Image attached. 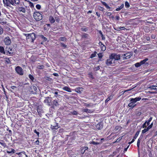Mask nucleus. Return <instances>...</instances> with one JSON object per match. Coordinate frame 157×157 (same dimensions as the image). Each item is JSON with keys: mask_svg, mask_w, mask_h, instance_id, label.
Wrapping results in <instances>:
<instances>
[{"mask_svg": "<svg viewBox=\"0 0 157 157\" xmlns=\"http://www.w3.org/2000/svg\"><path fill=\"white\" fill-rule=\"evenodd\" d=\"M3 2L5 6H8L13 8L11 5L14 6L19 5L20 1L19 0H3Z\"/></svg>", "mask_w": 157, "mask_h": 157, "instance_id": "1", "label": "nucleus"}, {"mask_svg": "<svg viewBox=\"0 0 157 157\" xmlns=\"http://www.w3.org/2000/svg\"><path fill=\"white\" fill-rule=\"evenodd\" d=\"M42 12L39 11L34 12L33 16L34 18L36 21H40L42 19Z\"/></svg>", "mask_w": 157, "mask_h": 157, "instance_id": "2", "label": "nucleus"}, {"mask_svg": "<svg viewBox=\"0 0 157 157\" xmlns=\"http://www.w3.org/2000/svg\"><path fill=\"white\" fill-rule=\"evenodd\" d=\"M132 56V53L131 52H128L126 53L121 54V57L123 60L129 59Z\"/></svg>", "mask_w": 157, "mask_h": 157, "instance_id": "3", "label": "nucleus"}, {"mask_svg": "<svg viewBox=\"0 0 157 157\" xmlns=\"http://www.w3.org/2000/svg\"><path fill=\"white\" fill-rule=\"evenodd\" d=\"M115 63L114 60L109 55V58L105 61V63L108 66H112L113 64Z\"/></svg>", "mask_w": 157, "mask_h": 157, "instance_id": "4", "label": "nucleus"}, {"mask_svg": "<svg viewBox=\"0 0 157 157\" xmlns=\"http://www.w3.org/2000/svg\"><path fill=\"white\" fill-rule=\"evenodd\" d=\"M112 58L114 60L115 62L116 60H118L120 59L121 55L117 54L115 53H112L110 55Z\"/></svg>", "mask_w": 157, "mask_h": 157, "instance_id": "5", "label": "nucleus"}, {"mask_svg": "<svg viewBox=\"0 0 157 157\" xmlns=\"http://www.w3.org/2000/svg\"><path fill=\"white\" fill-rule=\"evenodd\" d=\"M27 35V39H29L30 41L33 42L34 40L35 39V35L34 33L32 34H26V35Z\"/></svg>", "mask_w": 157, "mask_h": 157, "instance_id": "6", "label": "nucleus"}, {"mask_svg": "<svg viewBox=\"0 0 157 157\" xmlns=\"http://www.w3.org/2000/svg\"><path fill=\"white\" fill-rule=\"evenodd\" d=\"M15 71L17 73L20 75H22L24 74L23 69L19 66H17L16 67Z\"/></svg>", "mask_w": 157, "mask_h": 157, "instance_id": "7", "label": "nucleus"}, {"mask_svg": "<svg viewBox=\"0 0 157 157\" xmlns=\"http://www.w3.org/2000/svg\"><path fill=\"white\" fill-rule=\"evenodd\" d=\"M4 41L6 44L7 45H10L11 41L10 38L9 37H7L4 39Z\"/></svg>", "mask_w": 157, "mask_h": 157, "instance_id": "8", "label": "nucleus"}, {"mask_svg": "<svg viewBox=\"0 0 157 157\" xmlns=\"http://www.w3.org/2000/svg\"><path fill=\"white\" fill-rule=\"evenodd\" d=\"M17 9L18 11L25 13L26 12L25 9L23 7L19 6L17 7Z\"/></svg>", "mask_w": 157, "mask_h": 157, "instance_id": "9", "label": "nucleus"}, {"mask_svg": "<svg viewBox=\"0 0 157 157\" xmlns=\"http://www.w3.org/2000/svg\"><path fill=\"white\" fill-rule=\"evenodd\" d=\"M141 99L140 97H137L135 98H132L130 99V101L134 103H135L136 102L140 101Z\"/></svg>", "mask_w": 157, "mask_h": 157, "instance_id": "10", "label": "nucleus"}, {"mask_svg": "<svg viewBox=\"0 0 157 157\" xmlns=\"http://www.w3.org/2000/svg\"><path fill=\"white\" fill-rule=\"evenodd\" d=\"M16 154H17L18 155H19L20 157H23V155H24L25 156H24L23 157H27V155L25 154V152L24 151H22L19 153H17Z\"/></svg>", "mask_w": 157, "mask_h": 157, "instance_id": "11", "label": "nucleus"}, {"mask_svg": "<svg viewBox=\"0 0 157 157\" xmlns=\"http://www.w3.org/2000/svg\"><path fill=\"white\" fill-rule=\"evenodd\" d=\"M62 89L65 90L69 92H72L71 90V89L68 87H67V86H65L64 87H63Z\"/></svg>", "mask_w": 157, "mask_h": 157, "instance_id": "12", "label": "nucleus"}, {"mask_svg": "<svg viewBox=\"0 0 157 157\" xmlns=\"http://www.w3.org/2000/svg\"><path fill=\"white\" fill-rule=\"evenodd\" d=\"M51 101V98L49 97L46 98V99L44 100V102L45 103H47L48 104H49L50 103Z\"/></svg>", "mask_w": 157, "mask_h": 157, "instance_id": "13", "label": "nucleus"}, {"mask_svg": "<svg viewBox=\"0 0 157 157\" xmlns=\"http://www.w3.org/2000/svg\"><path fill=\"white\" fill-rule=\"evenodd\" d=\"M0 144L3 147H4L8 148V147L7 146L6 144L4 142L3 140H1V142H0Z\"/></svg>", "mask_w": 157, "mask_h": 157, "instance_id": "14", "label": "nucleus"}, {"mask_svg": "<svg viewBox=\"0 0 157 157\" xmlns=\"http://www.w3.org/2000/svg\"><path fill=\"white\" fill-rule=\"evenodd\" d=\"M49 21L51 23H53L55 22V20L52 16H50L49 19Z\"/></svg>", "mask_w": 157, "mask_h": 157, "instance_id": "15", "label": "nucleus"}, {"mask_svg": "<svg viewBox=\"0 0 157 157\" xmlns=\"http://www.w3.org/2000/svg\"><path fill=\"white\" fill-rule=\"evenodd\" d=\"M31 88L32 90H33L34 91V92H33V91L32 90L33 94L36 93L37 90V88L36 86H31Z\"/></svg>", "mask_w": 157, "mask_h": 157, "instance_id": "16", "label": "nucleus"}, {"mask_svg": "<svg viewBox=\"0 0 157 157\" xmlns=\"http://www.w3.org/2000/svg\"><path fill=\"white\" fill-rule=\"evenodd\" d=\"M134 103L133 102H131L128 104V106L129 107H132V108H133L136 106V104L134 105Z\"/></svg>", "mask_w": 157, "mask_h": 157, "instance_id": "17", "label": "nucleus"}, {"mask_svg": "<svg viewBox=\"0 0 157 157\" xmlns=\"http://www.w3.org/2000/svg\"><path fill=\"white\" fill-rule=\"evenodd\" d=\"M148 60L147 58H146L144 60L141 61L140 62L141 65H142L144 64H145L146 62Z\"/></svg>", "mask_w": 157, "mask_h": 157, "instance_id": "18", "label": "nucleus"}, {"mask_svg": "<svg viewBox=\"0 0 157 157\" xmlns=\"http://www.w3.org/2000/svg\"><path fill=\"white\" fill-rule=\"evenodd\" d=\"M156 87H157V86H156L154 85L151 86H150L148 87V88L151 89H153L154 90H157V88Z\"/></svg>", "mask_w": 157, "mask_h": 157, "instance_id": "19", "label": "nucleus"}, {"mask_svg": "<svg viewBox=\"0 0 157 157\" xmlns=\"http://www.w3.org/2000/svg\"><path fill=\"white\" fill-rule=\"evenodd\" d=\"M124 7V4H122L119 7L117 8L116 9V11H118L120 10L121 9L123 8Z\"/></svg>", "mask_w": 157, "mask_h": 157, "instance_id": "20", "label": "nucleus"}, {"mask_svg": "<svg viewBox=\"0 0 157 157\" xmlns=\"http://www.w3.org/2000/svg\"><path fill=\"white\" fill-rule=\"evenodd\" d=\"M152 117H151L147 121H146L145 122L147 123V125H149L150 124V122L152 120Z\"/></svg>", "mask_w": 157, "mask_h": 157, "instance_id": "21", "label": "nucleus"}, {"mask_svg": "<svg viewBox=\"0 0 157 157\" xmlns=\"http://www.w3.org/2000/svg\"><path fill=\"white\" fill-rule=\"evenodd\" d=\"M70 114L74 115H77L78 114V113L76 111L74 110L73 112H71Z\"/></svg>", "mask_w": 157, "mask_h": 157, "instance_id": "22", "label": "nucleus"}, {"mask_svg": "<svg viewBox=\"0 0 157 157\" xmlns=\"http://www.w3.org/2000/svg\"><path fill=\"white\" fill-rule=\"evenodd\" d=\"M113 96L112 95L110 96L105 101V102H107L112 99L113 98Z\"/></svg>", "mask_w": 157, "mask_h": 157, "instance_id": "23", "label": "nucleus"}, {"mask_svg": "<svg viewBox=\"0 0 157 157\" xmlns=\"http://www.w3.org/2000/svg\"><path fill=\"white\" fill-rule=\"evenodd\" d=\"M149 129L148 127L146 128L142 131V134H144L147 132Z\"/></svg>", "mask_w": 157, "mask_h": 157, "instance_id": "24", "label": "nucleus"}, {"mask_svg": "<svg viewBox=\"0 0 157 157\" xmlns=\"http://www.w3.org/2000/svg\"><path fill=\"white\" fill-rule=\"evenodd\" d=\"M2 12L6 15L7 14H8V13L7 12L6 10L5 9H2Z\"/></svg>", "mask_w": 157, "mask_h": 157, "instance_id": "25", "label": "nucleus"}, {"mask_svg": "<svg viewBox=\"0 0 157 157\" xmlns=\"http://www.w3.org/2000/svg\"><path fill=\"white\" fill-rule=\"evenodd\" d=\"M101 49L102 51H104L106 50V47L103 44H102L101 45Z\"/></svg>", "mask_w": 157, "mask_h": 157, "instance_id": "26", "label": "nucleus"}, {"mask_svg": "<svg viewBox=\"0 0 157 157\" xmlns=\"http://www.w3.org/2000/svg\"><path fill=\"white\" fill-rule=\"evenodd\" d=\"M0 52L1 53H5V52H4V48L3 47L0 46Z\"/></svg>", "mask_w": 157, "mask_h": 157, "instance_id": "27", "label": "nucleus"}, {"mask_svg": "<svg viewBox=\"0 0 157 157\" xmlns=\"http://www.w3.org/2000/svg\"><path fill=\"white\" fill-rule=\"evenodd\" d=\"M96 53L97 52H95L94 53L91 54L90 56V58H92L95 57L96 56Z\"/></svg>", "mask_w": 157, "mask_h": 157, "instance_id": "28", "label": "nucleus"}, {"mask_svg": "<svg viewBox=\"0 0 157 157\" xmlns=\"http://www.w3.org/2000/svg\"><path fill=\"white\" fill-rule=\"evenodd\" d=\"M125 5L126 8H129L130 6V5L129 3L127 2L126 1L125 2Z\"/></svg>", "mask_w": 157, "mask_h": 157, "instance_id": "29", "label": "nucleus"}, {"mask_svg": "<svg viewBox=\"0 0 157 157\" xmlns=\"http://www.w3.org/2000/svg\"><path fill=\"white\" fill-rule=\"evenodd\" d=\"M140 132V131H138L136 132V134L135 135V136L134 137V138L135 139H136L137 138V136H138L139 135Z\"/></svg>", "mask_w": 157, "mask_h": 157, "instance_id": "30", "label": "nucleus"}, {"mask_svg": "<svg viewBox=\"0 0 157 157\" xmlns=\"http://www.w3.org/2000/svg\"><path fill=\"white\" fill-rule=\"evenodd\" d=\"M99 33L101 35V36L102 37V39L103 40H104L105 39V38L104 36L103 35L102 33V32H101V31H99Z\"/></svg>", "mask_w": 157, "mask_h": 157, "instance_id": "31", "label": "nucleus"}, {"mask_svg": "<svg viewBox=\"0 0 157 157\" xmlns=\"http://www.w3.org/2000/svg\"><path fill=\"white\" fill-rule=\"evenodd\" d=\"M40 37L43 39L44 41H46L47 40V38L44 37L43 35H41Z\"/></svg>", "mask_w": 157, "mask_h": 157, "instance_id": "32", "label": "nucleus"}, {"mask_svg": "<svg viewBox=\"0 0 157 157\" xmlns=\"http://www.w3.org/2000/svg\"><path fill=\"white\" fill-rule=\"evenodd\" d=\"M53 104L54 105L57 106L58 104L57 101L56 100H54L53 101Z\"/></svg>", "mask_w": 157, "mask_h": 157, "instance_id": "33", "label": "nucleus"}, {"mask_svg": "<svg viewBox=\"0 0 157 157\" xmlns=\"http://www.w3.org/2000/svg\"><path fill=\"white\" fill-rule=\"evenodd\" d=\"M27 2H29V5L31 8H33L34 7V5L33 3L30 2V1H27Z\"/></svg>", "mask_w": 157, "mask_h": 157, "instance_id": "34", "label": "nucleus"}, {"mask_svg": "<svg viewBox=\"0 0 157 157\" xmlns=\"http://www.w3.org/2000/svg\"><path fill=\"white\" fill-rule=\"evenodd\" d=\"M53 93L55 94V96L56 97H59L60 96V95L58 94V92L56 91H55Z\"/></svg>", "mask_w": 157, "mask_h": 157, "instance_id": "35", "label": "nucleus"}, {"mask_svg": "<svg viewBox=\"0 0 157 157\" xmlns=\"http://www.w3.org/2000/svg\"><path fill=\"white\" fill-rule=\"evenodd\" d=\"M135 67H139L141 65L140 62L137 63L135 64Z\"/></svg>", "mask_w": 157, "mask_h": 157, "instance_id": "36", "label": "nucleus"}, {"mask_svg": "<svg viewBox=\"0 0 157 157\" xmlns=\"http://www.w3.org/2000/svg\"><path fill=\"white\" fill-rule=\"evenodd\" d=\"M29 77L31 80L33 81V80H34V77L32 75L30 74L29 75Z\"/></svg>", "mask_w": 157, "mask_h": 157, "instance_id": "37", "label": "nucleus"}, {"mask_svg": "<svg viewBox=\"0 0 157 157\" xmlns=\"http://www.w3.org/2000/svg\"><path fill=\"white\" fill-rule=\"evenodd\" d=\"M148 125H147V123L145 122L142 126V128H147V126Z\"/></svg>", "mask_w": 157, "mask_h": 157, "instance_id": "38", "label": "nucleus"}, {"mask_svg": "<svg viewBox=\"0 0 157 157\" xmlns=\"http://www.w3.org/2000/svg\"><path fill=\"white\" fill-rule=\"evenodd\" d=\"M66 40V39L65 37H61L60 38V40L62 41H65Z\"/></svg>", "mask_w": 157, "mask_h": 157, "instance_id": "39", "label": "nucleus"}, {"mask_svg": "<svg viewBox=\"0 0 157 157\" xmlns=\"http://www.w3.org/2000/svg\"><path fill=\"white\" fill-rule=\"evenodd\" d=\"M36 7L38 10H40L41 8V6L39 4H37L36 5Z\"/></svg>", "mask_w": 157, "mask_h": 157, "instance_id": "40", "label": "nucleus"}, {"mask_svg": "<svg viewBox=\"0 0 157 157\" xmlns=\"http://www.w3.org/2000/svg\"><path fill=\"white\" fill-rule=\"evenodd\" d=\"M105 7L107 9H109L111 11L112 10V8L109 6L107 4L105 6Z\"/></svg>", "mask_w": 157, "mask_h": 157, "instance_id": "41", "label": "nucleus"}, {"mask_svg": "<svg viewBox=\"0 0 157 157\" xmlns=\"http://www.w3.org/2000/svg\"><path fill=\"white\" fill-rule=\"evenodd\" d=\"M153 123L152 122L150 125H149L147 127L149 129H151L153 125Z\"/></svg>", "mask_w": 157, "mask_h": 157, "instance_id": "42", "label": "nucleus"}, {"mask_svg": "<svg viewBox=\"0 0 157 157\" xmlns=\"http://www.w3.org/2000/svg\"><path fill=\"white\" fill-rule=\"evenodd\" d=\"M37 111L38 113H41V110L40 109V107L38 106L37 107Z\"/></svg>", "mask_w": 157, "mask_h": 157, "instance_id": "43", "label": "nucleus"}, {"mask_svg": "<svg viewBox=\"0 0 157 157\" xmlns=\"http://www.w3.org/2000/svg\"><path fill=\"white\" fill-rule=\"evenodd\" d=\"M3 33V29L0 26V35L2 34Z\"/></svg>", "mask_w": 157, "mask_h": 157, "instance_id": "44", "label": "nucleus"}, {"mask_svg": "<svg viewBox=\"0 0 157 157\" xmlns=\"http://www.w3.org/2000/svg\"><path fill=\"white\" fill-rule=\"evenodd\" d=\"M85 152V150L84 149V148H82L81 150V152L82 154H83Z\"/></svg>", "mask_w": 157, "mask_h": 157, "instance_id": "45", "label": "nucleus"}, {"mask_svg": "<svg viewBox=\"0 0 157 157\" xmlns=\"http://www.w3.org/2000/svg\"><path fill=\"white\" fill-rule=\"evenodd\" d=\"M98 57L100 58H101L102 57L103 55H102V54L101 53H99L98 54Z\"/></svg>", "mask_w": 157, "mask_h": 157, "instance_id": "46", "label": "nucleus"}, {"mask_svg": "<svg viewBox=\"0 0 157 157\" xmlns=\"http://www.w3.org/2000/svg\"><path fill=\"white\" fill-rule=\"evenodd\" d=\"M91 144H93L94 145H98L99 144V143H98V142H95L94 141L92 142L91 143Z\"/></svg>", "mask_w": 157, "mask_h": 157, "instance_id": "47", "label": "nucleus"}, {"mask_svg": "<svg viewBox=\"0 0 157 157\" xmlns=\"http://www.w3.org/2000/svg\"><path fill=\"white\" fill-rule=\"evenodd\" d=\"M100 68V66H98L97 67H95L94 70L97 71L99 70Z\"/></svg>", "mask_w": 157, "mask_h": 157, "instance_id": "48", "label": "nucleus"}, {"mask_svg": "<svg viewBox=\"0 0 157 157\" xmlns=\"http://www.w3.org/2000/svg\"><path fill=\"white\" fill-rule=\"evenodd\" d=\"M34 132L36 133L37 135L39 137V132H37V131L35 129V130H34Z\"/></svg>", "mask_w": 157, "mask_h": 157, "instance_id": "49", "label": "nucleus"}, {"mask_svg": "<svg viewBox=\"0 0 157 157\" xmlns=\"http://www.w3.org/2000/svg\"><path fill=\"white\" fill-rule=\"evenodd\" d=\"M60 45L62 47H63L65 48H66L67 47V46L65 45V44H64L63 43H61L60 44Z\"/></svg>", "mask_w": 157, "mask_h": 157, "instance_id": "50", "label": "nucleus"}, {"mask_svg": "<svg viewBox=\"0 0 157 157\" xmlns=\"http://www.w3.org/2000/svg\"><path fill=\"white\" fill-rule=\"evenodd\" d=\"M81 30L83 31H86L87 30V29L85 28H81Z\"/></svg>", "mask_w": 157, "mask_h": 157, "instance_id": "51", "label": "nucleus"}, {"mask_svg": "<svg viewBox=\"0 0 157 157\" xmlns=\"http://www.w3.org/2000/svg\"><path fill=\"white\" fill-rule=\"evenodd\" d=\"M136 139H135L133 137V138L132 140L129 143V144H132V143H133L134 141Z\"/></svg>", "mask_w": 157, "mask_h": 157, "instance_id": "52", "label": "nucleus"}, {"mask_svg": "<svg viewBox=\"0 0 157 157\" xmlns=\"http://www.w3.org/2000/svg\"><path fill=\"white\" fill-rule=\"evenodd\" d=\"M140 144H138V143H137V146L138 147V153L139 154V153H140L139 150V149Z\"/></svg>", "mask_w": 157, "mask_h": 157, "instance_id": "53", "label": "nucleus"}, {"mask_svg": "<svg viewBox=\"0 0 157 157\" xmlns=\"http://www.w3.org/2000/svg\"><path fill=\"white\" fill-rule=\"evenodd\" d=\"M83 111L86 112H89V110L87 109H84Z\"/></svg>", "mask_w": 157, "mask_h": 157, "instance_id": "54", "label": "nucleus"}, {"mask_svg": "<svg viewBox=\"0 0 157 157\" xmlns=\"http://www.w3.org/2000/svg\"><path fill=\"white\" fill-rule=\"evenodd\" d=\"M101 2L105 6L107 4L106 3L104 2L101 1Z\"/></svg>", "mask_w": 157, "mask_h": 157, "instance_id": "55", "label": "nucleus"}, {"mask_svg": "<svg viewBox=\"0 0 157 157\" xmlns=\"http://www.w3.org/2000/svg\"><path fill=\"white\" fill-rule=\"evenodd\" d=\"M99 9L100 10L102 11L104 10V8L103 7L100 6L99 7Z\"/></svg>", "mask_w": 157, "mask_h": 157, "instance_id": "56", "label": "nucleus"}, {"mask_svg": "<svg viewBox=\"0 0 157 157\" xmlns=\"http://www.w3.org/2000/svg\"><path fill=\"white\" fill-rule=\"evenodd\" d=\"M53 75H54V76H56V77H58L59 76L58 74L57 73H53Z\"/></svg>", "mask_w": 157, "mask_h": 157, "instance_id": "57", "label": "nucleus"}, {"mask_svg": "<svg viewBox=\"0 0 157 157\" xmlns=\"http://www.w3.org/2000/svg\"><path fill=\"white\" fill-rule=\"evenodd\" d=\"M88 35L87 34H85L82 35L83 37H87Z\"/></svg>", "mask_w": 157, "mask_h": 157, "instance_id": "58", "label": "nucleus"}, {"mask_svg": "<svg viewBox=\"0 0 157 157\" xmlns=\"http://www.w3.org/2000/svg\"><path fill=\"white\" fill-rule=\"evenodd\" d=\"M35 143L36 144L38 145L39 144V141L37 140L36 141H35Z\"/></svg>", "mask_w": 157, "mask_h": 157, "instance_id": "59", "label": "nucleus"}, {"mask_svg": "<svg viewBox=\"0 0 157 157\" xmlns=\"http://www.w3.org/2000/svg\"><path fill=\"white\" fill-rule=\"evenodd\" d=\"M115 17L116 19L117 20H119L120 19V17L118 16H116Z\"/></svg>", "mask_w": 157, "mask_h": 157, "instance_id": "60", "label": "nucleus"}, {"mask_svg": "<svg viewBox=\"0 0 157 157\" xmlns=\"http://www.w3.org/2000/svg\"><path fill=\"white\" fill-rule=\"evenodd\" d=\"M83 148H84V149L85 151L86 150H87L88 149V148L87 147H83Z\"/></svg>", "mask_w": 157, "mask_h": 157, "instance_id": "61", "label": "nucleus"}, {"mask_svg": "<svg viewBox=\"0 0 157 157\" xmlns=\"http://www.w3.org/2000/svg\"><path fill=\"white\" fill-rule=\"evenodd\" d=\"M11 88H12V89H15V88H16V86H11Z\"/></svg>", "mask_w": 157, "mask_h": 157, "instance_id": "62", "label": "nucleus"}, {"mask_svg": "<svg viewBox=\"0 0 157 157\" xmlns=\"http://www.w3.org/2000/svg\"><path fill=\"white\" fill-rule=\"evenodd\" d=\"M11 151H12L13 153H14L15 152V150L11 148Z\"/></svg>", "mask_w": 157, "mask_h": 157, "instance_id": "63", "label": "nucleus"}, {"mask_svg": "<svg viewBox=\"0 0 157 157\" xmlns=\"http://www.w3.org/2000/svg\"><path fill=\"white\" fill-rule=\"evenodd\" d=\"M96 15L98 17H100V13H99L98 12H97L96 13Z\"/></svg>", "mask_w": 157, "mask_h": 157, "instance_id": "64", "label": "nucleus"}]
</instances>
